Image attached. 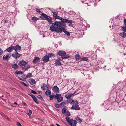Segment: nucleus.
Listing matches in <instances>:
<instances>
[{
  "mask_svg": "<svg viewBox=\"0 0 126 126\" xmlns=\"http://www.w3.org/2000/svg\"><path fill=\"white\" fill-rule=\"evenodd\" d=\"M52 24V26H51L50 28V30L52 31H54L56 29L62 26L61 23L59 22L55 21L54 23Z\"/></svg>",
  "mask_w": 126,
  "mask_h": 126,
  "instance_id": "f257e3e1",
  "label": "nucleus"
},
{
  "mask_svg": "<svg viewBox=\"0 0 126 126\" xmlns=\"http://www.w3.org/2000/svg\"><path fill=\"white\" fill-rule=\"evenodd\" d=\"M65 119L71 126H76L77 123L76 120L73 119H70L68 117H66Z\"/></svg>",
  "mask_w": 126,
  "mask_h": 126,
  "instance_id": "f03ea898",
  "label": "nucleus"
},
{
  "mask_svg": "<svg viewBox=\"0 0 126 126\" xmlns=\"http://www.w3.org/2000/svg\"><path fill=\"white\" fill-rule=\"evenodd\" d=\"M58 54L59 55L62 56L61 58L63 59H66L69 57V56L65 55L66 53L64 51H59Z\"/></svg>",
  "mask_w": 126,
  "mask_h": 126,
  "instance_id": "7ed1b4c3",
  "label": "nucleus"
},
{
  "mask_svg": "<svg viewBox=\"0 0 126 126\" xmlns=\"http://www.w3.org/2000/svg\"><path fill=\"white\" fill-rule=\"evenodd\" d=\"M55 98L56 99L57 101L58 102H61L63 100V97L61 96L60 94H56L55 96Z\"/></svg>",
  "mask_w": 126,
  "mask_h": 126,
  "instance_id": "20e7f679",
  "label": "nucleus"
},
{
  "mask_svg": "<svg viewBox=\"0 0 126 126\" xmlns=\"http://www.w3.org/2000/svg\"><path fill=\"white\" fill-rule=\"evenodd\" d=\"M42 59L45 63L48 62L49 61V56L47 55H45L42 58Z\"/></svg>",
  "mask_w": 126,
  "mask_h": 126,
  "instance_id": "39448f33",
  "label": "nucleus"
},
{
  "mask_svg": "<svg viewBox=\"0 0 126 126\" xmlns=\"http://www.w3.org/2000/svg\"><path fill=\"white\" fill-rule=\"evenodd\" d=\"M28 63L27 62L22 60L20 61L18 63V65L21 66H23L26 65Z\"/></svg>",
  "mask_w": 126,
  "mask_h": 126,
  "instance_id": "423d86ee",
  "label": "nucleus"
},
{
  "mask_svg": "<svg viewBox=\"0 0 126 126\" xmlns=\"http://www.w3.org/2000/svg\"><path fill=\"white\" fill-rule=\"evenodd\" d=\"M12 56L14 58L16 59L18 58L20 55L18 53L16 52L12 54Z\"/></svg>",
  "mask_w": 126,
  "mask_h": 126,
  "instance_id": "0eeeda50",
  "label": "nucleus"
},
{
  "mask_svg": "<svg viewBox=\"0 0 126 126\" xmlns=\"http://www.w3.org/2000/svg\"><path fill=\"white\" fill-rule=\"evenodd\" d=\"M40 61V59L37 57H34L33 60V62L34 64H36L38 62Z\"/></svg>",
  "mask_w": 126,
  "mask_h": 126,
  "instance_id": "6e6552de",
  "label": "nucleus"
},
{
  "mask_svg": "<svg viewBox=\"0 0 126 126\" xmlns=\"http://www.w3.org/2000/svg\"><path fill=\"white\" fill-rule=\"evenodd\" d=\"M21 47L18 45H16L15 46H14V50L16 52H17L21 50Z\"/></svg>",
  "mask_w": 126,
  "mask_h": 126,
  "instance_id": "1a4fd4ad",
  "label": "nucleus"
},
{
  "mask_svg": "<svg viewBox=\"0 0 126 126\" xmlns=\"http://www.w3.org/2000/svg\"><path fill=\"white\" fill-rule=\"evenodd\" d=\"M52 90L54 93H57L59 92V89L57 86H56L52 88Z\"/></svg>",
  "mask_w": 126,
  "mask_h": 126,
  "instance_id": "9d476101",
  "label": "nucleus"
},
{
  "mask_svg": "<svg viewBox=\"0 0 126 126\" xmlns=\"http://www.w3.org/2000/svg\"><path fill=\"white\" fill-rule=\"evenodd\" d=\"M75 95L74 94H72V93H68L66 94L65 96V97L67 99L70 98L72 96H74Z\"/></svg>",
  "mask_w": 126,
  "mask_h": 126,
  "instance_id": "9b49d317",
  "label": "nucleus"
},
{
  "mask_svg": "<svg viewBox=\"0 0 126 126\" xmlns=\"http://www.w3.org/2000/svg\"><path fill=\"white\" fill-rule=\"evenodd\" d=\"M63 27L61 26L56 29L55 30L57 32L59 33H61L62 31Z\"/></svg>",
  "mask_w": 126,
  "mask_h": 126,
  "instance_id": "f8f14e48",
  "label": "nucleus"
},
{
  "mask_svg": "<svg viewBox=\"0 0 126 126\" xmlns=\"http://www.w3.org/2000/svg\"><path fill=\"white\" fill-rule=\"evenodd\" d=\"M13 50H14V46L11 45L9 47L7 48L6 50L9 52H10Z\"/></svg>",
  "mask_w": 126,
  "mask_h": 126,
  "instance_id": "ddd939ff",
  "label": "nucleus"
},
{
  "mask_svg": "<svg viewBox=\"0 0 126 126\" xmlns=\"http://www.w3.org/2000/svg\"><path fill=\"white\" fill-rule=\"evenodd\" d=\"M28 82L31 85H33L36 82L35 80L33 79H29L28 80Z\"/></svg>",
  "mask_w": 126,
  "mask_h": 126,
  "instance_id": "4468645a",
  "label": "nucleus"
},
{
  "mask_svg": "<svg viewBox=\"0 0 126 126\" xmlns=\"http://www.w3.org/2000/svg\"><path fill=\"white\" fill-rule=\"evenodd\" d=\"M71 109H73L79 110L80 109V108L78 105H76L72 106Z\"/></svg>",
  "mask_w": 126,
  "mask_h": 126,
  "instance_id": "2eb2a0df",
  "label": "nucleus"
},
{
  "mask_svg": "<svg viewBox=\"0 0 126 126\" xmlns=\"http://www.w3.org/2000/svg\"><path fill=\"white\" fill-rule=\"evenodd\" d=\"M46 20L49 22L50 24H52V19L50 17L48 16V17L46 19Z\"/></svg>",
  "mask_w": 126,
  "mask_h": 126,
  "instance_id": "dca6fc26",
  "label": "nucleus"
},
{
  "mask_svg": "<svg viewBox=\"0 0 126 126\" xmlns=\"http://www.w3.org/2000/svg\"><path fill=\"white\" fill-rule=\"evenodd\" d=\"M60 20L62 23H65L67 22L68 21L67 19H64V18H62V17Z\"/></svg>",
  "mask_w": 126,
  "mask_h": 126,
  "instance_id": "f3484780",
  "label": "nucleus"
},
{
  "mask_svg": "<svg viewBox=\"0 0 126 126\" xmlns=\"http://www.w3.org/2000/svg\"><path fill=\"white\" fill-rule=\"evenodd\" d=\"M9 55V53L7 54L6 55H4L3 58V60H5L7 59L8 58Z\"/></svg>",
  "mask_w": 126,
  "mask_h": 126,
  "instance_id": "a211bd4d",
  "label": "nucleus"
},
{
  "mask_svg": "<svg viewBox=\"0 0 126 126\" xmlns=\"http://www.w3.org/2000/svg\"><path fill=\"white\" fill-rule=\"evenodd\" d=\"M51 94V92L49 90H47L45 92V94L46 95H50Z\"/></svg>",
  "mask_w": 126,
  "mask_h": 126,
  "instance_id": "6ab92c4d",
  "label": "nucleus"
},
{
  "mask_svg": "<svg viewBox=\"0 0 126 126\" xmlns=\"http://www.w3.org/2000/svg\"><path fill=\"white\" fill-rule=\"evenodd\" d=\"M33 96L32 97L33 99V100L37 104H39V102L37 101V98L35 96Z\"/></svg>",
  "mask_w": 126,
  "mask_h": 126,
  "instance_id": "aec40b11",
  "label": "nucleus"
},
{
  "mask_svg": "<svg viewBox=\"0 0 126 126\" xmlns=\"http://www.w3.org/2000/svg\"><path fill=\"white\" fill-rule=\"evenodd\" d=\"M119 35L123 38H125L126 36V33L124 32H123L120 33Z\"/></svg>",
  "mask_w": 126,
  "mask_h": 126,
  "instance_id": "412c9836",
  "label": "nucleus"
},
{
  "mask_svg": "<svg viewBox=\"0 0 126 126\" xmlns=\"http://www.w3.org/2000/svg\"><path fill=\"white\" fill-rule=\"evenodd\" d=\"M41 88L43 90H45L47 88V86L45 84H44L43 86L41 87Z\"/></svg>",
  "mask_w": 126,
  "mask_h": 126,
  "instance_id": "4be33fe9",
  "label": "nucleus"
},
{
  "mask_svg": "<svg viewBox=\"0 0 126 126\" xmlns=\"http://www.w3.org/2000/svg\"><path fill=\"white\" fill-rule=\"evenodd\" d=\"M12 67L15 69H17L18 68V66L17 64H15L12 65Z\"/></svg>",
  "mask_w": 126,
  "mask_h": 126,
  "instance_id": "5701e85b",
  "label": "nucleus"
},
{
  "mask_svg": "<svg viewBox=\"0 0 126 126\" xmlns=\"http://www.w3.org/2000/svg\"><path fill=\"white\" fill-rule=\"evenodd\" d=\"M1 115L4 118H5L6 119H7L8 121H10V119L7 116H6L4 114H1Z\"/></svg>",
  "mask_w": 126,
  "mask_h": 126,
  "instance_id": "b1692460",
  "label": "nucleus"
},
{
  "mask_svg": "<svg viewBox=\"0 0 126 126\" xmlns=\"http://www.w3.org/2000/svg\"><path fill=\"white\" fill-rule=\"evenodd\" d=\"M76 119L77 121L79 122L80 123H81L82 121V120L79 117H77L76 118Z\"/></svg>",
  "mask_w": 126,
  "mask_h": 126,
  "instance_id": "393cba45",
  "label": "nucleus"
},
{
  "mask_svg": "<svg viewBox=\"0 0 126 126\" xmlns=\"http://www.w3.org/2000/svg\"><path fill=\"white\" fill-rule=\"evenodd\" d=\"M52 12L53 13L54 17L58 15V12L56 11L54 12L52 11Z\"/></svg>",
  "mask_w": 126,
  "mask_h": 126,
  "instance_id": "a878e982",
  "label": "nucleus"
},
{
  "mask_svg": "<svg viewBox=\"0 0 126 126\" xmlns=\"http://www.w3.org/2000/svg\"><path fill=\"white\" fill-rule=\"evenodd\" d=\"M54 18L55 20L58 19L60 20H61V17H60L59 16H58L57 15L54 17Z\"/></svg>",
  "mask_w": 126,
  "mask_h": 126,
  "instance_id": "bb28decb",
  "label": "nucleus"
},
{
  "mask_svg": "<svg viewBox=\"0 0 126 126\" xmlns=\"http://www.w3.org/2000/svg\"><path fill=\"white\" fill-rule=\"evenodd\" d=\"M41 15L44 17L46 19L48 16L43 13H42Z\"/></svg>",
  "mask_w": 126,
  "mask_h": 126,
  "instance_id": "cd10ccee",
  "label": "nucleus"
},
{
  "mask_svg": "<svg viewBox=\"0 0 126 126\" xmlns=\"http://www.w3.org/2000/svg\"><path fill=\"white\" fill-rule=\"evenodd\" d=\"M55 64L56 65L60 66H61L62 65L61 63L60 62H56L55 63Z\"/></svg>",
  "mask_w": 126,
  "mask_h": 126,
  "instance_id": "c85d7f7f",
  "label": "nucleus"
},
{
  "mask_svg": "<svg viewBox=\"0 0 126 126\" xmlns=\"http://www.w3.org/2000/svg\"><path fill=\"white\" fill-rule=\"evenodd\" d=\"M66 108H64L63 109L62 111V113L63 114H65L66 111Z\"/></svg>",
  "mask_w": 126,
  "mask_h": 126,
  "instance_id": "c756f323",
  "label": "nucleus"
},
{
  "mask_svg": "<svg viewBox=\"0 0 126 126\" xmlns=\"http://www.w3.org/2000/svg\"><path fill=\"white\" fill-rule=\"evenodd\" d=\"M32 77V74L30 73H28L26 75V77L27 78H30Z\"/></svg>",
  "mask_w": 126,
  "mask_h": 126,
  "instance_id": "7c9ffc66",
  "label": "nucleus"
},
{
  "mask_svg": "<svg viewBox=\"0 0 126 126\" xmlns=\"http://www.w3.org/2000/svg\"><path fill=\"white\" fill-rule=\"evenodd\" d=\"M75 58L77 59H79L80 58V56L79 54H76L75 56Z\"/></svg>",
  "mask_w": 126,
  "mask_h": 126,
  "instance_id": "2f4dec72",
  "label": "nucleus"
},
{
  "mask_svg": "<svg viewBox=\"0 0 126 126\" xmlns=\"http://www.w3.org/2000/svg\"><path fill=\"white\" fill-rule=\"evenodd\" d=\"M65 114L66 116H67V117H68L70 115L69 112L68 111H66L65 113Z\"/></svg>",
  "mask_w": 126,
  "mask_h": 126,
  "instance_id": "473e14b6",
  "label": "nucleus"
},
{
  "mask_svg": "<svg viewBox=\"0 0 126 126\" xmlns=\"http://www.w3.org/2000/svg\"><path fill=\"white\" fill-rule=\"evenodd\" d=\"M55 95H54L52 94V95H50L49 96V97L50 98V99L51 100H52L54 98H55Z\"/></svg>",
  "mask_w": 126,
  "mask_h": 126,
  "instance_id": "72a5a7b5",
  "label": "nucleus"
},
{
  "mask_svg": "<svg viewBox=\"0 0 126 126\" xmlns=\"http://www.w3.org/2000/svg\"><path fill=\"white\" fill-rule=\"evenodd\" d=\"M38 19V18L35 17H32V20L35 21H37Z\"/></svg>",
  "mask_w": 126,
  "mask_h": 126,
  "instance_id": "f704fd0d",
  "label": "nucleus"
},
{
  "mask_svg": "<svg viewBox=\"0 0 126 126\" xmlns=\"http://www.w3.org/2000/svg\"><path fill=\"white\" fill-rule=\"evenodd\" d=\"M23 72L22 71H16L15 72V74H22Z\"/></svg>",
  "mask_w": 126,
  "mask_h": 126,
  "instance_id": "c9c22d12",
  "label": "nucleus"
},
{
  "mask_svg": "<svg viewBox=\"0 0 126 126\" xmlns=\"http://www.w3.org/2000/svg\"><path fill=\"white\" fill-rule=\"evenodd\" d=\"M122 29L123 31L126 32V26H123L122 28Z\"/></svg>",
  "mask_w": 126,
  "mask_h": 126,
  "instance_id": "e433bc0d",
  "label": "nucleus"
},
{
  "mask_svg": "<svg viewBox=\"0 0 126 126\" xmlns=\"http://www.w3.org/2000/svg\"><path fill=\"white\" fill-rule=\"evenodd\" d=\"M64 33L68 36H69L70 35V34L69 33L66 31H64Z\"/></svg>",
  "mask_w": 126,
  "mask_h": 126,
  "instance_id": "4c0bfd02",
  "label": "nucleus"
},
{
  "mask_svg": "<svg viewBox=\"0 0 126 126\" xmlns=\"http://www.w3.org/2000/svg\"><path fill=\"white\" fill-rule=\"evenodd\" d=\"M82 60L83 61H87L88 60V58L86 57H83L82 58Z\"/></svg>",
  "mask_w": 126,
  "mask_h": 126,
  "instance_id": "58836bf2",
  "label": "nucleus"
},
{
  "mask_svg": "<svg viewBox=\"0 0 126 126\" xmlns=\"http://www.w3.org/2000/svg\"><path fill=\"white\" fill-rule=\"evenodd\" d=\"M39 96H37V97L40 100H41L42 101H43L44 100V99L42 97L41 95H39Z\"/></svg>",
  "mask_w": 126,
  "mask_h": 126,
  "instance_id": "ea45409f",
  "label": "nucleus"
},
{
  "mask_svg": "<svg viewBox=\"0 0 126 126\" xmlns=\"http://www.w3.org/2000/svg\"><path fill=\"white\" fill-rule=\"evenodd\" d=\"M36 11L39 13H42V12L40 9H35Z\"/></svg>",
  "mask_w": 126,
  "mask_h": 126,
  "instance_id": "a19ab883",
  "label": "nucleus"
},
{
  "mask_svg": "<svg viewBox=\"0 0 126 126\" xmlns=\"http://www.w3.org/2000/svg\"><path fill=\"white\" fill-rule=\"evenodd\" d=\"M20 83L22 84V85H23L24 86L26 87H28V86L25 83H24V82H21Z\"/></svg>",
  "mask_w": 126,
  "mask_h": 126,
  "instance_id": "79ce46f5",
  "label": "nucleus"
},
{
  "mask_svg": "<svg viewBox=\"0 0 126 126\" xmlns=\"http://www.w3.org/2000/svg\"><path fill=\"white\" fill-rule=\"evenodd\" d=\"M55 106L57 108H58L60 107V105L57 104H55Z\"/></svg>",
  "mask_w": 126,
  "mask_h": 126,
  "instance_id": "37998d69",
  "label": "nucleus"
},
{
  "mask_svg": "<svg viewBox=\"0 0 126 126\" xmlns=\"http://www.w3.org/2000/svg\"><path fill=\"white\" fill-rule=\"evenodd\" d=\"M55 60L56 61V62H60L61 61V59L60 58H58L57 59H55Z\"/></svg>",
  "mask_w": 126,
  "mask_h": 126,
  "instance_id": "c03bdc74",
  "label": "nucleus"
},
{
  "mask_svg": "<svg viewBox=\"0 0 126 126\" xmlns=\"http://www.w3.org/2000/svg\"><path fill=\"white\" fill-rule=\"evenodd\" d=\"M30 67H31L29 65H28L27 66H26L25 67V71H26V70H27L28 69L30 68Z\"/></svg>",
  "mask_w": 126,
  "mask_h": 126,
  "instance_id": "a18cd8bd",
  "label": "nucleus"
},
{
  "mask_svg": "<svg viewBox=\"0 0 126 126\" xmlns=\"http://www.w3.org/2000/svg\"><path fill=\"white\" fill-rule=\"evenodd\" d=\"M16 124L18 126H22L21 124L18 122H16Z\"/></svg>",
  "mask_w": 126,
  "mask_h": 126,
  "instance_id": "49530a36",
  "label": "nucleus"
},
{
  "mask_svg": "<svg viewBox=\"0 0 126 126\" xmlns=\"http://www.w3.org/2000/svg\"><path fill=\"white\" fill-rule=\"evenodd\" d=\"M31 92L32 93H33V94H37V93L36 92L34 91V90H31Z\"/></svg>",
  "mask_w": 126,
  "mask_h": 126,
  "instance_id": "de8ad7c7",
  "label": "nucleus"
},
{
  "mask_svg": "<svg viewBox=\"0 0 126 126\" xmlns=\"http://www.w3.org/2000/svg\"><path fill=\"white\" fill-rule=\"evenodd\" d=\"M54 56V54L52 53L49 54L48 55V56H49V58L50 57L53 56Z\"/></svg>",
  "mask_w": 126,
  "mask_h": 126,
  "instance_id": "09e8293b",
  "label": "nucleus"
},
{
  "mask_svg": "<svg viewBox=\"0 0 126 126\" xmlns=\"http://www.w3.org/2000/svg\"><path fill=\"white\" fill-rule=\"evenodd\" d=\"M67 22L71 24L73 22L72 20H68Z\"/></svg>",
  "mask_w": 126,
  "mask_h": 126,
  "instance_id": "8fccbe9b",
  "label": "nucleus"
},
{
  "mask_svg": "<svg viewBox=\"0 0 126 126\" xmlns=\"http://www.w3.org/2000/svg\"><path fill=\"white\" fill-rule=\"evenodd\" d=\"M3 53V51L1 48H0V55Z\"/></svg>",
  "mask_w": 126,
  "mask_h": 126,
  "instance_id": "3c124183",
  "label": "nucleus"
},
{
  "mask_svg": "<svg viewBox=\"0 0 126 126\" xmlns=\"http://www.w3.org/2000/svg\"><path fill=\"white\" fill-rule=\"evenodd\" d=\"M124 23L125 25H126V19H125L124 21Z\"/></svg>",
  "mask_w": 126,
  "mask_h": 126,
  "instance_id": "603ef678",
  "label": "nucleus"
},
{
  "mask_svg": "<svg viewBox=\"0 0 126 126\" xmlns=\"http://www.w3.org/2000/svg\"><path fill=\"white\" fill-rule=\"evenodd\" d=\"M8 20H5V21L4 23H6L7 22H8Z\"/></svg>",
  "mask_w": 126,
  "mask_h": 126,
  "instance_id": "864d4df0",
  "label": "nucleus"
},
{
  "mask_svg": "<svg viewBox=\"0 0 126 126\" xmlns=\"http://www.w3.org/2000/svg\"><path fill=\"white\" fill-rule=\"evenodd\" d=\"M19 79L21 80H22V81L23 80V79L21 78L20 77H19Z\"/></svg>",
  "mask_w": 126,
  "mask_h": 126,
  "instance_id": "5fc2aeb1",
  "label": "nucleus"
},
{
  "mask_svg": "<svg viewBox=\"0 0 126 126\" xmlns=\"http://www.w3.org/2000/svg\"><path fill=\"white\" fill-rule=\"evenodd\" d=\"M29 95L31 96L32 98V97H33V96H34L33 95H31V94H29Z\"/></svg>",
  "mask_w": 126,
  "mask_h": 126,
  "instance_id": "6e6d98bb",
  "label": "nucleus"
},
{
  "mask_svg": "<svg viewBox=\"0 0 126 126\" xmlns=\"http://www.w3.org/2000/svg\"><path fill=\"white\" fill-rule=\"evenodd\" d=\"M74 101L73 100H72V102L71 103V104H72L73 103H74Z\"/></svg>",
  "mask_w": 126,
  "mask_h": 126,
  "instance_id": "4d7b16f0",
  "label": "nucleus"
},
{
  "mask_svg": "<svg viewBox=\"0 0 126 126\" xmlns=\"http://www.w3.org/2000/svg\"><path fill=\"white\" fill-rule=\"evenodd\" d=\"M29 112L30 113H32V111L31 110H29Z\"/></svg>",
  "mask_w": 126,
  "mask_h": 126,
  "instance_id": "13d9d810",
  "label": "nucleus"
},
{
  "mask_svg": "<svg viewBox=\"0 0 126 126\" xmlns=\"http://www.w3.org/2000/svg\"><path fill=\"white\" fill-rule=\"evenodd\" d=\"M63 24L62 25L63 26H65L66 25V24H65V23H63Z\"/></svg>",
  "mask_w": 126,
  "mask_h": 126,
  "instance_id": "bf43d9fd",
  "label": "nucleus"
},
{
  "mask_svg": "<svg viewBox=\"0 0 126 126\" xmlns=\"http://www.w3.org/2000/svg\"><path fill=\"white\" fill-rule=\"evenodd\" d=\"M27 114L28 115H29V116H30V115H31V114H30V113H27Z\"/></svg>",
  "mask_w": 126,
  "mask_h": 126,
  "instance_id": "052dcab7",
  "label": "nucleus"
},
{
  "mask_svg": "<svg viewBox=\"0 0 126 126\" xmlns=\"http://www.w3.org/2000/svg\"><path fill=\"white\" fill-rule=\"evenodd\" d=\"M14 104H16V105L17 104V103L16 102H14Z\"/></svg>",
  "mask_w": 126,
  "mask_h": 126,
  "instance_id": "680f3d73",
  "label": "nucleus"
},
{
  "mask_svg": "<svg viewBox=\"0 0 126 126\" xmlns=\"http://www.w3.org/2000/svg\"><path fill=\"white\" fill-rule=\"evenodd\" d=\"M25 68H23V70H24V71H25Z\"/></svg>",
  "mask_w": 126,
  "mask_h": 126,
  "instance_id": "e2e57ef3",
  "label": "nucleus"
},
{
  "mask_svg": "<svg viewBox=\"0 0 126 126\" xmlns=\"http://www.w3.org/2000/svg\"><path fill=\"white\" fill-rule=\"evenodd\" d=\"M125 99H126V94H125V97H124Z\"/></svg>",
  "mask_w": 126,
  "mask_h": 126,
  "instance_id": "0e129e2a",
  "label": "nucleus"
},
{
  "mask_svg": "<svg viewBox=\"0 0 126 126\" xmlns=\"http://www.w3.org/2000/svg\"><path fill=\"white\" fill-rule=\"evenodd\" d=\"M51 126H55L53 124H51Z\"/></svg>",
  "mask_w": 126,
  "mask_h": 126,
  "instance_id": "69168bd1",
  "label": "nucleus"
},
{
  "mask_svg": "<svg viewBox=\"0 0 126 126\" xmlns=\"http://www.w3.org/2000/svg\"><path fill=\"white\" fill-rule=\"evenodd\" d=\"M23 104L24 105H26V104L25 102H23Z\"/></svg>",
  "mask_w": 126,
  "mask_h": 126,
  "instance_id": "338daca9",
  "label": "nucleus"
},
{
  "mask_svg": "<svg viewBox=\"0 0 126 126\" xmlns=\"http://www.w3.org/2000/svg\"><path fill=\"white\" fill-rule=\"evenodd\" d=\"M38 92L39 93H40L41 92L40 91H38Z\"/></svg>",
  "mask_w": 126,
  "mask_h": 126,
  "instance_id": "774afa93",
  "label": "nucleus"
}]
</instances>
